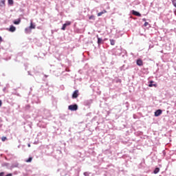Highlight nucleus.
Returning <instances> with one entry per match:
<instances>
[{"mask_svg": "<svg viewBox=\"0 0 176 176\" xmlns=\"http://www.w3.org/2000/svg\"><path fill=\"white\" fill-rule=\"evenodd\" d=\"M35 24L30 23V25L28 28H25V34H31V32L32 31V30H35Z\"/></svg>", "mask_w": 176, "mask_h": 176, "instance_id": "f257e3e1", "label": "nucleus"}, {"mask_svg": "<svg viewBox=\"0 0 176 176\" xmlns=\"http://www.w3.org/2000/svg\"><path fill=\"white\" fill-rule=\"evenodd\" d=\"M82 104L85 107L90 108L91 104H93V99L85 100L82 102Z\"/></svg>", "mask_w": 176, "mask_h": 176, "instance_id": "f03ea898", "label": "nucleus"}, {"mask_svg": "<svg viewBox=\"0 0 176 176\" xmlns=\"http://www.w3.org/2000/svg\"><path fill=\"white\" fill-rule=\"evenodd\" d=\"M96 38L98 39L97 43H98V47H100L101 45L104 44V42H105V40H103L102 38H100L98 35H96Z\"/></svg>", "mask_w": 176, "mask_h": 176, "instance_id": "7ed1b4c3", "label": "nucleus"}, {"mask_svg": "<svg viewBox=\"0 0 176 176\" xmlns=\"http://www.w3.org/2000/svg\"><path fill=\"white\" fill-rule=\"evenodd\" d=\"M68 109L69 111H78V104H70L68 107Z\"/></svg>", "mask_w": 176, "mask_h": 176, "instance_id": "20e7f679", "label": "nucleus"}, {"mask_svg": "<svg viewBox=\"0 0 176 176\" xmlns=\"http://www.w3.org/2000/svg\"><path fill=\"white\" fill-rule=\"evenodd\" d=\"M79 96V90L76 89L74 91L72 94V98H78Z\"/></svg>", "mask_w": 176, "mask_h": 176, "instance_id": "39448f33", "label": "nucleus"}, {"mask_svg": "<svg viewBox=\"0 0 176 176\" xmlns=\"http://www.w3.org/2000/svg\"><path fill=\"white\" fill-rule=\"evenodd\" d=\"M162 113H163V111H162V109H157V111H155V116H160Z\"/></svg>", "mask_w": 176, "mask_h": 176, "instance_id": "423d86ee", "label": "nucleus"}, {"mask_svg": "<svg viewBox=\"0 0 176 176\" xmlns=\"http://www.w3.org/2000/svg\"><path fill=\"white\" fill-rule=\"evenodd\" d=\"M136 64L137 65H138L139 67H142L144 65V63L142 62V60L141 59H138L136 61Z\"/></svg>", "mask_w": 176, "mask_h": 176, "instance_id": "0eeeda50", "label": "nucleus"}, {"mask_svg": "<svg viewBox=\"0 0 176 176\" xmlns=\"http://www.w3.org/2000/svg\"><path fill=\"white\" fill-rule=\"evenodd\" d=\"M68 25H71V23H65L63 25L61 30L63 31H65V28H67V27H68Z\"/></svg>", "mask_w": 176, "mask_h": 176, "instance_id": "6e6552de", "label": "nucleus"}, {"mask_svg": "<svg viewBox=\"0 0 176 176\" xmlns=\"http://www.w3.org/2000/svg\"><path fill=\"white\" fill-rule=\"evenodd\" d=\"M9 31L10 32H14V31H16V27L14 25H10Z\"/></svg>", "mask_w": 176, "mask_h": 176, "instance_id": "1a4fd4ad", "label": "nucleus"}, {"mask_svg": "<svg viewBox=\"0 0 176 176\" xmlns=\"http://www.w3.org/2000/svg\"><path fill=\"white\" fill-rule=\"evenodd\" d=\"M12 96H17V97H21V96H20V94H19L18 91L16 90H14L12 92Z\"/></svg>", "mask_w": 176, "mask_h": 176, "instance_id": "9d476101", "label": "nucleus"}, {"mask_svg": "<svg viewBox=\"0 0 176 176\" xmlns=\"http://www.w3.org/2000/svg\"><path fill=\"white\" fill-rule=\"evenodd\" d=\"M105 13H107V10H103L102 12L98 13V17L102 16V14H105Z\"/></svg>", "mask_w": 176, "mask_h": 176, "instance_id": "9b49d317", "label": "nucleus"}, {"mask_svg": "<svg viewBox=\"0 0 176 176\" xmlns=\"http://www.w3.org/2000/svg\"><path fill=\"white\" fill-rule=\"evenodd\" d=\"M16 167H19V164L16 163V164H12V166H10V169H13V168H15Z\"/></svg>", "mask_w": 176, "mask_h": 176, "instance_id": "f8f14e48", "label": "nucleus"}, {"mask_svg": "<svg viewBox=\"0 0 176 176\" xmlns=\"http://www.w3.org/2000/svg\"><path fill=\"white\" fill-rule=\"evenodd\" d=\"M133 14H134V16H141V14L137 11H133Z\"/></svg>", "mask_w": 176, "mask_h": 176, "instance_id": "ddd939ff", "label": "nucleus"}, {"mask_svg": "<svg viewBox=\"0 0 176 176\" xmlns=\"http://www.w3.org/2000/svg\"><path fill=\"white\" fill-rule=\"evenodd\" d=\"M149 87H156V84H153V81H151L149 85H148Z\"/></svg>", "mask_w": 176, "mask_h": 176, "instance_id": "4468645a", "label": "nucleus"}, {"mask_svg": "<svg viewBox=\"0 0 176 176\" xmlns=\"http://www.w3.org/2000/svg\"><path fill=\"white\" fill-rule=\"evenodd\" d=\"M159 171H160V168H155L153 170V173L154 174H157L159 173Z\"/></svg>", "mask_w": 176, "mask_h": 176, "instance_id": "2eb2a0df", "label": "nucleus"}, {"mask_svg": "<svg viewBox=\"0 0 176 176\" xmlns=\"http://www.w3.org/2000/svg\"><path fill=\"white\" fill-rule=\"evenodd\" d=\"M109 41H110V44L111 45V46H115V43H116L115 40L110 39Z\"/></svg>", "mask_w": 176, "mask_h": 176, "instance_id": "dca6fc26", "label": "nucleus"}, {"mask_svg": "<svg viewBox=\"0 0 176 176\" xmlns=\"http://www.w3.org/2000/svg\"><path fill=\"white\" fill-rule=\"evenodd\" d=\"M26 163H31L32 162V157H30L28 160H25Z\"/></svg>", "mask_w": 176, "mask_h": 176, "instance_id": "f3484780", "label": "nucleus"}, {"mask_svg": "<svg viewBox=\"0 0 176 176\" xmlns=\"http://www.w3.org/2000/svg\"><path fill=\"white\" fill-rule=\"evenodd\" d=\"M8 5H11V6H12L13 3H14L13 0H8Z\"/></svg>", "mask_w": 176, "mask_h": 176, "instance_id": "a211bd4d", "label": "nucleus"}, {"mask_svg": "<svg viewBox=\"0 0 176 176\" xmlns=\"http://www.w3.org/2000/svg\"><path fill=\"white\" fill-rule=\"evenodd\" d=\"M144 27H148V28H149V27H151V25H149V23H144Z\"/></svg>", "mask_w": 176, "mask_h": 176, "instance_id": "6ab92c4d", "label": "nucleus"}, {"mask_svg": "<svg viewBox=\"0 0 176 176\" xmlns=\"http://www.w3.org/2000/svg\"><path fill=\"white\" fill-rule=\"evenodd\" d=\"M80 171V168H78V170H76V174H75V176L79 175Z\"/></svg>", "mask_w": 176, "mask_h": 176, "instance_id": "aec40b11", "label": "nucleus"}, {"mask_svg": "<svg viewBox=\"0 0 176 176\" xmlns=\"http://www.w3.org/2000/svg\"><path fill=\"white\" fill-rule=\"evenodd\" d=\"M89 20H95L96 17L94 16V15H91V16H89Z\"/></svg>", "mask_w": 176, "mask_h": 176, "instance_id": "412c9836", "label": "nucleus"}, {"mask_svg": "<svg viewBox=\"0 0 176 176\" xmlns=\"http://www.w3.org/2000/svg\"><path fill=\"white\" fill-rule=\"evenodd\" d=\"M90 174H91L90 172H85V173H84V175H85V176H89V175H90Z\"/></svg>", "mask_w": 176, "mask_h": 176, "instance_id": "4be33fe9", "label": "nucleus"}, {"mask_svg": "<svg viewBox=\"0 0 176 176\" xmlns=\"http://www.w3.org/2000/svg\"><path fill=\"white\" fill-rule=\"evenodd\" d=\"M2 166H3V167H8V166H9V163H3V164H2Z\"/></svg>", "mask_w": 176, "mask_h": 176, "instance_id": "5701e85b", "label": "nucleus"}, {"mask_svg": "<svg viewBox=\"0 0 176 176\" xmlns=\"http://www.w3.org/2000/svg\"><path fill=\"white\" fill-rule=\"evenodd\" d=\"M1 141H6V137H3L1 138Z\"/></svg>", "mask_w": 176, "mask_h": 176, "instance_id": "b1692460", "label": "nucleus"}, {"mask_svg": "<svg viewBox=\"0 0 176 176\" xmlns=\"http://www.w3.org/2000/svg\"><path fill=\"white\" fill-rule=\"evenodd\" d=\"M5 175V172H1L0 173V176H3Z\"/></svg>", "mask_w": 176, "mask_h": 176, "instance_id": "393cba45", "label": "nucleus"}, {"mask_svg": "<svg viewBox=\"0 0 176 176\" xmlns=\"http://www.w3.org/2000/svg\"><path fill=\"white\" fill-rule=\"evenodd\" d=\"M6 176H13V174H12V173H8V174H7Z\"/></svg>", "mask_w": 176, "mask_h": 176, "instance_id": "a878e982", "label": "nucleus"}, {"mask_svg": "<svg viewBox=\"0 0 176 176\" xmlns=\"http://www.w3.org/2000/svg\"><path fill=\"white\" fill-rule=\"evenodd\" d=\"M3 39H2V37L0 36V43L3 42Z\"/></svg>", "mask_w": 176, "mask_h": 176, "instance_id": "bb28decb", "label": "nucleus"}, {"mask_svg": "<svg viewBox=\"0 0 176 176\" xmlns=\"http://www.w3.org/2000/svg\"><path fill=\"white\" fill-rule=\"evenodd\" d=\"M1 2L3 3V5H5L6 1L5 0H2Z\"/></svg>", "mask_w": 176, "mask_h": 176, "instance_id": "cd10ccee", "label": "nucleus"}, {"mask_svg": "<svg viewBox=\"0 0 176 176\" xmlns=\"http://www.w3.org/2000/svg\"><path fill=\"white\" fill-rule=\"evenodd\" d=\"M28 75H30V76L32 75V74H31V72H30V71L28 72Z\"/></svg>", "mask_w": 176, "mask_h": 176, "instance_id": "c85d7f7f", "label": "nucleus"}, {"mask_svg": "<svg viewBox=\"0 0 176 176\" xmlns=\"http://www.w3.org/2000/svg\"><path fill=\"white\" fill-rule=\"evenodd\" d=\"M0 107H2V100H0Z\"/></svg>", "mask_w": 176, "mask_h": 176, "instance_id": "c756f323", "label": "nucleus"}, {"mask_svg": "<svg viewBox=\"0 0 176 176\" xmlns=\"http://www.w3.org/2000/svg\"><path fill=\"white\" fill-rule=\"evenodd\" d=\"M6 91V87H4L3 89V91Z\"/></svg>", "mask_w": 176, "mask_h": 176, "instance_id": "7c9ffc66", "label": "nucleus"}, {"mask_svg": "<svg viewBox=\"0 0 176 176\" xmlns=\"http://www.w3.org/2000/svg\"><path fill=\"white\" fill-rule=\"evenodd\" d=\"M67 175V173H64V174L61 173L62 176H64V175Z\"/></svg>", "mask_w": 176, "mask_h": 176, "instance_id": "2f4dec72", "label": "nucleus"}, {"mask_svg": "<svg viewBox=\"0 0 176 176\" xmlns=\"http://www.w3.org/2000/svg\"><path fill=\"white\" fill-rule=\"evenodd\" d=\"M28 146L29 148H30V147H31V144H28Z\"/></svg>", "mask_w": 176, "mask_h": 176, "instance_id": "473e14b6", "label": "nucleus"}, {"mask_svg": "<svg viewBox=\"0 0 176 176\" xmlns=\"http://www.w3.org/2000/svg\"><path fill=\"white\" fill-rule=\"evenodd\" d=\"M16 25H19V23H14Z\"/></svg>", "mask_w": 176, "mask_h": 176, "instance_id": "72a5a7b5", "label": "nucleus"}, {"mask_svg": "<svg viewBox=\"0 0 176 176\" xmlns=\"http://www.w3.org/2000/svg\"><path fill=\"white\" fill-rule=\"evenodd\" d=\"M14 23H20V21H14Z\"/></svg>", "mask_w": 176, "mask_h": 176, "instance_id": "f704fd0d", "label": "nucleus"}, {"mask_svg": "<svg viewBox=\"0 0 176 176\" xmlns=\"http://www.w3.org/2000/svg\"><path fill=\"white\" fill-rule=\"evenodd\" d=\"M45 78H47V75H45Z\"/></svg>", "mask_w": 176, "mask_h": 176, "instance_id": "c9c22d12", "label": "nucleus"}, {"mask_svg": "<svg viewBox=\"0 0 176 176\" xmlns=\"http://www.w3.org/2000/svg\"><path fill=\"white\" fill-rule=\"evenodd\" d=\"M143 21H145V19H143Z\"/></svg>", "mask_w": 176, "mask_h": 176, "instance_id": "e433bc0d", "label": "nucleus"}]
</instances>
